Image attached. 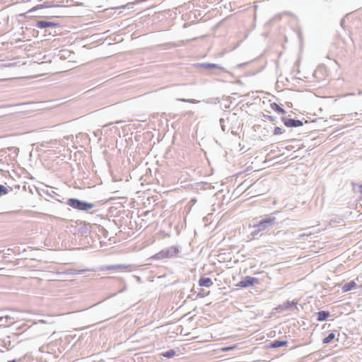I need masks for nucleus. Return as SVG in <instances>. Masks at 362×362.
I'll return each instance as SVG.
<instances>
[{"label":"nucleus","instance_id":"obj_1","mask_svg":"<svg viewBox=\"0 0 362 362\" xmlns=\"http://www.w3.org/2000/svg\"><path fill=\"white\" fill-rule=\"evenodd\" d=\"M277 214L279 211H274L262 217L254 218L252 220L253 225L250 226L252 228L251 236L254 239H259L264 235V231L273 228L277 223L275 216Z\"/></svg>","mask_w":362,"mask_h":362},{"label":"nucleus","instance_id":"obj_2","mask_svg":"<svg viewBox=\"0 0 362 362\" xmlns=\"http://www.w3.org/2000/svg\"><path fill=\"white\" fill-rule=\"evenodd\" d=\"M180 249L177 246H170L160 250L154 255L156 259H163L165 258H173L177 256Z\"/></svg>","mask_w":362,"mask_h":362},{"label":"nucleus","instance_id":"obj_3","mask_svg":"<svg viewBox=\"0 0 362 362\" xmlns=\"http://www.w3.org/2000/svg\"><path fill=\"white\" fill-rule=\"evenodd\" d=\"M67 204L71 207L80 211H88L94 207V204L78 199H68Z\"/></svg>","mask_w":362,"mask_h":362},{"label":"nucleus","instance_id":"obj_4","mask_svg":"<svg viewBox=\"0 0 362 362\" xmlns=\"http://www.w3.org/2000/svg\"><path fill=\"white\" fill-rule=\"evenodd\" d=\"M258 283V279L255 277L246 276L243 280L240 281L238 286L242 288H247Z\"/></svg>","mask_w":362,"mask_h":362},{"label":"nucleus","instance_id":"obj_5","mask_svg":"<svg viewBox=\"0 0 362 362\" xmlns=\"http://www.w3.org/2000/svg\"><path fill=\"white\" fill-rule=\"evenodd\" d=\"M281 120L283 121L284 125L288 127H298L303 125V122L299 119L282 117Z\"/></svg>","mask_w":362,"mask_h":362},{"label":"nucleus","instance_id":"obj_6","mask_svg":"<svg viewBox=\"0 0 362 362\" xmlns=\"http://www.w3.org/2000/svg\"><path fill=\"white\" fill-rule=\"evenodd\" d=\"M15 322V317L9 315L0 317V326H10Z\"/></svg>","mask_w":362,"mask_h":362},{"label":"nucleus","instance_id":"obj_7","mask_svg":"<svg viewBox=\"0 0 362 362\" xmlns=\"http://www.w3.org/2000/svg\"><path fill=\"white\" fill-rule=\"evenodd\" d=\"M57 25H58L57 23L50 22V21H38L37 22L36 26L38 28L42 29V28H55L56 26H57Z\"/></svg>","mask_w":362,"mask_h":362},{"label":"nucleus","instance_id":"obj_8","mask_svg":"<svg viewBox=\"0 0 362 362\" xmlns=\"http://www.w3.org/2000/svg\"><path fill=\"white\" fill-rule=\"evenodd\" d=\"M88 271H94V269H68L64 273L66 274H70V275H78V274H85L86 272H88Z\"/></svg>","mask_w":362,"mask_h":362},{"label":"nucleus","instance_id":"obj_9","mask_svg":"<svg viewBox=\"0 0 362 362\" xmlns=\"http://www.w3.org/2000/svg\"><path fill=\"white\" fill-rule=\"evenodd\" d=\"M199 285L200 286L209 288L213 285V281L209 277H202L199 280Z\"/></svg>","mask_w":362,"mask_h":362},{"label":"nucleus","instance_id":"obj_10","mask_svg":"<svg viewBox=\"0 0 362 362\" xmlns=\"http://www.w3.org/2000/svg\"><path fill=\"white\" fill-rule=\"evenodd\" d=\"M356 287V284L354 281H351L346 284H345L342 287L341 290L343 292H347L351 291L354 288Z\"/></svg>","mask_w":362,"mask_h":362},{"label":"nucleus","instance_id":"obj_11","mask_svg":"<svg viewBox=\"0 0 362 362\" xmlns=\"http://www.w3.org/2000/svg\"><path fill=\"white\" fill-rule=\"evenodd\" d=\"M296 303H294L293 301H289V300H287L286 302H284L283 304L280 305L279 306V309L281 310H288L289 309H291V308H293V306H295Z\"/></svg>","mask_w":362,"mask_h":362},{"label":"nucleus","instance_id":"obj_12","mask_svg":"<svg viewBox=\"0 0 362 362\" xmlns=\"http://www.w3.org/2000/svg\"><path fill=\"white\" fill-rule=\"evenodd\" d=\"M198 66L204 68V69H223V67L219 66L217 64H211V63H201L197 64Z\"/></svg>","mask_w":362,"mask_h":362},{"label":"nucleus","instance_id":"obj_13","mask_svg":"<svg viewBox=\"0 0 362 362\" xmlns=\"http://www.w3.org/2000/svg\"><path fill=\"white\" fill-rule=\"evenodd\" d=\"M317 317V320L318 321H325L327 319V317L330 315L329 311L322 310L316 313Z\"/></svg>","mask_w":362,"mask_h":362},{"label":"nucleus","instance_id":"obj_14","mask_svg":"<svg viewBox=\"0 0 362 362\" xmlns=\"http://www.w3.org/2000/svg\"><path fill=\"white\" fill-rule=\"evenodd\" d=\"M287 341H281V340H274L271 342L269 347L270 348H279L283 346H286L287 344Z\"/></svg>","mask_w":362,"mask_h":362},{"label":"nucleus","instance_id":"obj_15","mask_svg":"<svg viewBox=\"0 0 362 362\" xmlns=\"http://www.w3.org/2000/svg\"><path fill=\"white\" fill-rule=\"evenodd\" d=\"M131 265H125V264H114V265H108L105 267L107 270H115V269H123L130 267Z\"/></svg>","mask_w":362,"mask_h":362},{"label":"nucleus","instance_id":"obj_16","mask_svg":"<svg viewBox=\"0 0 362 362\" xmlns=\"http://www.w3.org/2000/svg\"><path fill=\"white\" fill-rule=\"evenodd\" d=\"M271 106V108L275 111L276 112L279 113V114H282V115H284L286 113V111L284 109H283L282 107H281L278 104H276V103H273L270 105Z\"/></svg>","mask_w":362,"mask_h":362},{"label":"nucleus","instance_id":"obj_17","mask_svg":"<svg viewBox=\"0 0 362 362\" xmlns=\"http://www.w3.org/2000/svg\"><path fill=\"white\" fill-rule=\"evenodd\" d=\"M175 355V351L173 349H170L167 351L162 352L160 356L165 358H170Z\"/></svg>","mask_w":362,"mask_h":362},{"label":"nucleus","instance_id":"obj_18","mask_svg":"<svg viewBox=\"0 0 362 362\" xmlns=\"http://www.w3.org/2000/svg\"><path fill=\"white\" fill-rule=\"evenodd\" d=\"M335 337V334L334 333H329L324 339L322 340V342L324 344H328L330 343Z\"/></svg>","mask_w":362,"mask_h":362},{"label":"nucleus","instance_id":"obj_19","mask_svg":"<svg viewBox=\"0 0 362 362\" xmlns=\"http://www.w3.org/2000/svg\"><path fill=\"white\" fill-rule=\"evenodd\" d=\"M284 132H285V130L283 129L282 128L279 127H276L274 128V131H273V134L274 135H279V134H283Z\"/></svg>","mask_w":362,"mask_h":362},{"label":"nucleus","instance_id":"obj_20","mask_svg":"<svg viewBox=\"0 0 362 362\" xmlns=\"http://www.w3.org/2000/svg\"><path fill=\"white\" fill-rule=\"evenodd\" d=\"M8 189L5 186L0 185V196L8 194Z\"/></svg>","mask_w":362,"mask_h":362},{"label":"nucleus","instance_id":"obj_21","mask_svg":"<svg viewBox=\"0 0 362 362\" xmlns=\"http://www.w3.org/2000/svg\"><path fill=\"white\" fill-rule=\"evenodd\" d=\"M177 100L185 102V103H195L197 101L194 99H185V98H178Z\"/></svg>","mask_w":362,"mask_h":362},{"label":"nucleus","instance_id":"obj_22","mask_svg":"<svg viewBox=\"0 0 362 362\" xmlns=\"http://www.w3.org/2000/svg\"><path fill=\"white\" fill-rule=\"evenodd\" d=\"M220 124H221V129L223 132L226 131V125H225V119L221 118L220 119Z\"/></svg>","mask_w":362,"mask_h":362},{"label":"nucleus","instance_id":"obj_23","mask_svg":"<svg viewBox=\"0 0 362 362\" xmlns=\"http://www.w3.org/2000/svg\"><path fill=\"white\" fill-rule=\"evenodd\" d=\"M269 121L271 122H274L275 121V117H273V116H270V115H267V116H265Z\"/></svg>","mask_w":362,"mask_h":362},{"label":"nucleus","instance_id":"obj_24","mask_svg":"<svg viewBox=\"0 0 362 362\" xmlns=\"http://www.w3.org/2000/svg\"><path fill=\"white\" fill-rule=\"evenodd\" d=\"M357 190H358V192L359 193L362 194V185H359L358 186V189H357Z\"/></svg>","mask_w":362,"mask_h":362},{"label":"nucleus","instance_id":"obj_25","mask_svg":"<svg viewBox=\"0 0 362 362\" xmlns=\"http://www.w3.org/2000/svg\"><path fill=\"white\" fill-rule=\"evenodd\" d=\"M233 349V347H232V346H228V347L223 348V351H227L231 350V349Z\"/></svg>","mask_w":362,"mask_h":362},{"label":"nucleus","instance_id":"obj_26","mask_svg":"<svg viewBox=\"0 0 362 362\" xmlns=\"http://www.w3.org/2000/svg\"><path fill=\"white\" fill-rule=\"evenodd\" d=\"M45 347H46L45 346H42L40 347L39 351L40 352H45Z\"/></svg>","mask_w":362,"mask_h":362},{"label":"nucleus","instance_id":"obj_27","mask_svg":"<svg viewBox=\"0 0 362 362\" xmlns=\"http://www.w3.org/2000/svg\"><path fill=\"white\" fill-rule=\"evenodd\" d=\"M344 23V18H342V19L341 20V22H340L341 26H342V27H343Z\"/></svg>","mask_w":362,"mask_h":362},{"label":"nucleus","instance_id":"obj_28","mask_svg":"<svg viewBox=\"0 0 362 362\" xmlns=\"http://www.w3.org/2000/svg\"><path fill=\"white\" fill-rule=\"evenodd\" d=\"M134 3H130V4H128L127 5H126L124 7L129 6V5H134Z\"/></svg>","mask_w":362,"mask_h":362},{"label":"nucleus","instance_id":"obj_29","mask_svg":"<svg viewBox=\"0 0 362 362\" xmlns=\"http://www.w3.org/2000/svg\"><path fill=\"white\" fill-rule=\"evenodd\" d=\"M8 362H16V360H11V361H8Z\"/></svg>","mask_w":362,"mask_h":362},{"label":"nucleus","instance_id":"obj_30","mask_svg":"<svg viewBox=\"0 0 362 362\" xmlns=\"http://www.w3.org/2000/svg\"><path fill=\"white\" fill-rule=\"evenodd\" d=\"M281 232V230L277 231V232H276V235L279 234Z\"/></svg>","mask_w":362,"mask_h":362},{"label":"nucleus","instance_id":"obj_31","mask_svg":"<svg viewBox=\"0 0 362 362\" xmlns=\"http://www.w3.org/2000/svg\"><path fill=\"white\" fill-rule=\"evenodd\" d=\"M361 288H362V284H361Z\"/></svg>","mask_w":362,"mask_h":362}]
</instances>
